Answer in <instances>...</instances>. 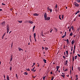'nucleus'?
Here are the masks:
<instances>
[{
	"label": "nucleus",
	"instance_id": "13d9d810",
	"mask_svg": "<svg viewBox=\"0 0 80 80\" xmlns=\"http://www.w3.org/2000/svg\"><path fill=\"white\" fill-rule=\"evenodd\" d=\"M30 37H31V36H30V42H32V40H31V38H30Z\"/></svg>",
	"mask_w": 80,
	"mask_h": 80
},
{
	"label": "nucleus",
	"instance_id": "9b49d317",
	"mask_svg": "<svg viewBox=\"0 0 80 80\" xmlns=\"http://www.w3.org/2000/svg\"><path fill=\"white\" fill-rule=\"evenodd\" d=\"M41 35H42V36L44 38V37H45V35H43V32H42L41 33Z\"/></svg>",
	"mask_w": 80,
	"mask_h": 80
},
{
	"label": "nucleus",
	"instance_id": "3c124183",
	"mask_svg": "<svg viewBox=\"0 0 80 80\" xmlns=\"http://www.w3.org/2000/svg\"><path fill=\"white\" fill-rule=\"evenodd\" d=\"M72 61H73V62H74V57H73Z\"/></svg>",
	"mask_w": 80,
	"mask_h": 80
},
{
	"label": "nucleus",
	"instance_id": "a878e982",
	"mask_svg": "<svg viewBox=\"0 0 80 80\" xmlns=\"http://www.w3.org/2000/svg\"><path fill=\"white\" fill-rule=\"evenodd\" d=\"M60 68V66H57L56 69H58Z\"/></svg>",
	"mask_w": 80,
	"mask_h": 80
},
{
	"label": "nucleus",
	"instance_id": "09e8293b",
	"mask_svg": "<svg viewBox=\"0 0 80 80\" xmlns=\"http://www.w3.org/2000/svg\"><path fill=\"white\" fill-rule=\"evenodd\" d=\"M50 73L51 75H52V74H53V72H50Z\"/></svg>",
	"mask_w": 80,
	"mask_h": 80
},
{
	"label": "nucleus",
	"instance_id": "ea45409f",
	"mask_svg": "<svg viewBox=\"0 0 80 80\" xmlns=\"http://www.w3.org/2000/svg\"><path fill=\"white\" fill-rule=\"evenodd\" d=\"M73 50H75V46L74 45V46Z\"/></svg>",
	"mask_w": 80,
	"mask_h": 80
},
{
	"label": "nucleus",
	"instance_id": "69168bd1",
	"mask_svg": "<svg viewBox=\"0 0 80 80\" xmlns=\"http://www.w3.org/2000/svg\"><path fill=\"white\" fill-rule=\"evenodd\" d=\"M11 32H12V31H10L9 32V34H10V33H11Z\"/></svg>",
	"mask_w": 80,
	"mask_h": 80
},
{
	"label": "nucleus",
	"instance_id": "c9c22d12",
	"mask_svg": "<svg viewBox=\"0 0 80 80\" xmlns=\"http://www.w3.org/2000/svg\"><path fill=\"white\" fill-rule=\"evenodd\" d=\"M72 70H73V65L72 66Z\"/></svg>",
	"mask_w": 80,
	"mask_h": 80
},
{
	"label": "nucleus",
	"instance_id": "bf43d9fd",
	"mask_svg": "<svg viewBox=\"0 0 80 80\" xmlns=\"http://www.w3.org/2000/svg\"><path fill=\"white\" fill-rule=\"evenodd\" d=\"M62 18H63V15H62Z\"/></svg>",
	"mask_w": 80,
	"mask_h": 80
},
{
	"label": "nucleus",
	"instance_id": "393cba45",
	"mask_svg": "<svg viewBox=\"0 0 80 80\" xmlns=\"http://www.w3.org/2000/svg\"><path fill=\"white\" fill-rule=\"evenodd\" d=\"M7 33H8V32H9V31L10 30V29H7Z\"/></svg>",
	"mask_w": 80,
	"mask_h": 80
},
{
	"label": "nucleus",
	"instance_id": "338daca9",
	"mask_svg": "<svg viewBox=\"0 0 80 80\" xmlns=\"http://www.w3.org/2000/svg\"><path fill=\"white\" fill-rule=\"evenodd\" d=\"M58 72V71H56L55 72V73H57Z\"/></svg>",
	"mask_w": 80,
	"mask_h": 80
},
{
	"label": "nucleus",
	"instance_id": "680f3d73",
	"mask_svg": "<svg viewBox=\"0 0 80 80\" xmlns=\"http://www.w3.org/2000/svg\"><path fill=\"white\" fill-rule=\"evenodd\" d=\"M35 65V63L34 62L33 63V65Z\"/></svg>",
	"mask_w": 80,
	"mask_h": 80
},
{
	"label": "nucleus",
	"instance_id": "412c9836",
	"mask_svg": "<svg viewBox=\"0 0 80 80\" xmlns=\"http://www.w3.org/2000/svg\"><path fill=\"white\" fill-rule=\"evenodd\" d=\"M47 9H48V10H50V8H49V7H47Z\"/></svg>",
	"mask_w": 80,
	"mask_h": 80
},
{
	"label": "nucleus",
	"instance_id": "37998d69",
	"mask_svg": "<svg viewBox=\"0 0 80 80\" xmlns=\"http://www.w3.org/2000/svg\"><path fill=\"white\" fill-rule=\"evenodd\" d=\"M11 48H12V47H13V42H12L11 44Z\"/></svg>",
	"mask_w": 80,
	"mask_h": 80
},
{
	"label": "nucleus",
	"instance_id": "e2e57ef3",
	"mask_svg": "<svg viewBox=\"0 0 80 80\" xmlns=\"http://www.w3.org/2000/svg\"><path fill=\"white\" fill-rule=\"evenodd\" d=\"M42 50H43V49H44V48H43V47H42Z\"/></svg>",
	"mask_w": 80,
	"mask_h": 80
},
{
	"label": "nucleus",
	"instance_id": "c756f323",
	"mask_svg": "<svg viewBox=\"0 0 80 80\" xmlns=\"http://www.w3.org/2000/svg\"><path fill=\"white\" fill-rule=\"evenodd\" d=\"M45 78H46V76H45L44 77H43V80H45Z\"/></svg>",
	"mask_w": 80,
	"mask_h": 80
},
{
	"label": "nucleus",
	"instance_id": "8fccbe9b",
	"mask_svg": "<svg viewBox=\"0 0 80 80\" xmlns=\"http://www.w3.org/2000/svg\"><path fill=\"white\" fill-rule=\"evenodd\" d=\"M72 29V30H73V26H72V27L71 28Z\"/></svg>",
	"mask_w": 80,
	"mask_h": 80
},
{
	"label": "nucleus",
	"instance_id": "bb28decb",
	"mask_svg": "<svg viewBox=\"0 0 80 80\" xmlns=\"http://www.w3.org/2000/svg\"><path fill=\"white\" fill-rule=\"evenodd\" d=\"M78 69L79 70V71H80V67H78Z\"/></svg>",
	"mask_w": 80,
	"mask_h": 80
},
{
	"label": "nucleus",
	"instance_id": "58836bf2",
	"mask_svg": "<svg viewBox=\"0 0 80 80\" xmlns=\"http://www.w3.org/2000/svg\"><path fill=\"white\" fill-rule=\"evenodd\" d=\"M62 57H63L64 59H65V58H66V57H65V56H63Z\"/></svg>",
	"mask_w": 80,
	"mask_h": 80
},
{
	"label": "nucleus",
	"instance_id": "052dcab7",
	"mask_svg": "<svg viewBox=\"0 0 80 80\" xmlns=\"http://www.w3.org/2000/svg\"><path fill=\"white\" fill-rule=\"evenodd\" d=\"M55 30L56 32H57V30H57V29H56V28H55Z\"/></svg>",
	"mask_w": 80,
	"mask_h": 80
},
{
	"label": "nucleus",
	"instance_id": "49530a36",
	"mask_svg": "<svg viewBox=\"0 0 80 80\" xmlns=\"http://www.w3.org/2000/svg\"><path fill=\"white\" fill-rule=\"evenodd\" d=\"M57 7H58L57 4H56V6H55V8H57Z\"/></svg>",
	"mask_w": 80,
	"mask_h": 80
},
{
	"label": "nucleus",
	"instance_id": "603ef678",
	"mask_svg": "<svg viewBox=\"0 0 80 80\" xmlns=\"http://www.w3.org/2000/svg\"><path fill=\"white\" fill-rule=\"evenodd\" d=\"M2 5H5V4H4L3 3H2Z\"/></svg>",
	"mask_w": 80,
	"mask_h": 80
},
{
	"label": "nucleus",
	"instance_id": "f704fd0d",
	"mask_svg": "<svg viewBox=\"0 0 80 80\" xmlns=\"http://www.w3.org/2000/svg\"><path fill=\"white\" fill-rule=\"evenodd\" d=\"M26 70L27 71H30V69L29 68L26 69Z\"/></svg>",
	"mask_w": 80,
	"mask_h": 80
},
{
	"label": "nucleus",
	"instance_id": "de8ad7c7",
	"mask_svg": "<svg viewBox=\"0 0 80 80\" xmlns=\"http://www.w3.org/2000/svg\"><path fill=\"white\" fill-rule=\"evenodd\" d=\"M65 37V35H64L62 37V38H64V37Z\"/></svg>",
	"mask_w": 80,
	"mask_h": 80
},
{
	"label": "nucleus",
	"instance_id": "f03ea898",
	"mask_svg": "<svg viewBox=\"0 0 80 80\" xmlns=\"http://www.w3.org/2000/svg\"><path fill=\"white\" fill-rule=\"evenodd\" d=\"M45 20H49L50 19V17H48L44 18Z\"/></svg>",
	"mask_w": 80,
	"mask_h": 80
},
{
	"label": "nucleus",
	"instance_id": "9d476101",
	"mask_svg": "<svg viewBox=\"0 0 80 80\" xmlns=\"http://www.w3.org/2000/svg\"><path fill=\"white\" fill-rule=\"evenodd\" d=\"M7 80H10V79L9 78V76H8V75H7Z\"/></svg>",
	"mask_w": 80,
	"mask_h": 80
},
{
	"label": "nucleus",
	"instance_id": "4d7b16f0",
	"mask_svg": "<svg viewBox=\"0 0 80 80\" xmlns=\"http://www.w3.org/2000/svg\"><path fill=\"white\" fill-rule=\"evenodd\" d=\"M78 56L79 57H80V55L79 54H78Z\"/></svg>",
	"mask_w": 80,
	"mask_h": 80
},
{
	"label": "nucleus",
	"instance_id": "79ce46f5",
	"mask_svg": "<svg viewBox=\"0 0 80 80\" xmlns=\"http://www.w3.org/2000/svg\"><path fill=\"white\" fill-rule=\"evenodd\" d=\"M16 77L17 78H18V75H17V74H16Z\"/></svg>",
	"mask_w": 80,
	"mask_h": 80
},
{
	"label": "nucleus",
	"instance_id": "39448f33",
	"mask_svg": "<svg viewBox=\"0 0 80 80\" xmlns=\"http://www.w3.org/2000/svg\"><path fill=\"white\" fill-rule=\"evenodd\" d=\"M1 24L2 25V26H4L5 25V22H3Z\"/></svg>",
	"mask_w": 80,
	"mask_h": 80
},
{
	"label": "nucleus",
	"instance_id": "f257e3e1",
	"mask_svg": "<svg viewBox=\"0 0 80 80\" xmlns=\"http://www.w3.org/2000/svg\"><path fill=\"white\" fill-rule=\"evenodd\" d=\"M74 5H75V7H78V6H79V4H78V3H77L76 2H74Z\"/></svg>",
	"mask_w": 80,
	"mask_h": 80
},
{
	"label": "nucleus",
	"instance_id": "b1692460",
	"mask_svg": "<svg viewBox=\"0 0 80 80\" xmlns=\"http://www.w3.org/2000/svg\"><path fill=\"white\" fill-rule=\"evenodd\" d=\"M68 51H66V52L67 55H68Z\"/></svg>",
	"mask_w": 80,
	"mask_h": 80
},
{
	"label": "nucleus",
	"instance_id": "20e7f679",
	"mask_svg": "<svg viewBox=\"0 0 80 80\" xmlns=\"http://www.w3.org/2000/svg\"><path fill=\"white\" fill-rule=\"evenodd\" d=\"M34 37L35 39V41L37 42V40H36V38H35V37H36V33H34Z\"/></svg>",
	"mask_w": 80,
	"mask_h": 80
},
{
	"label": "nucleus",
	"instance_id": "a18cd8bd",
	"mask_svg": "<svg viewBox=\"0 0 80 80\" xmlns=\"http://www.w3.org/2000/svg\"><path fill=\"white\" fill-rule=\"evenodd\" d=\"M49 11L51 12H52V9H49Z\"/></svg>",
	"mask_w": 80,
	"mask_h": 80
},
{
	"label": "nucleus",
	"instance_id": "72a5a7b5",
	"mask_svg": "<svg viewBox=\"0 0 80 80\" xmlns=\"http://www.w3.org/2000/svg\"><path fill=\"white\" fill-rule=\"evenodd\" d=\"M53 78H54V77H52L51 78V80H53Z\"/></svg>",
	"mask_w": 80,
	"mask_h": 80
},
{
	"label": "nucleus",
	"instance_id": "4468645a",
	"mask_svg": "<svg viewBox=\"0 0 80 80\" xmlns=\"http://www.w3.org/2000/svg\"><path fill=\"white\" fill-rule=\"evenodd\" d=\"M47 60L45 59H43V62H44V63H47Z\"/></svg>",
	"mask_w": 80,
	"mask_h": 80
},
{
	"label": "nucleus",
	"instance_id": "ddd939ff",
	"mask_svg": "<svg viewBox=\"0 0 80 80\" xmlns=\"http://www.w3.org/2000/svg\"><path fill=\"white\" fill-rule=\"evenodd\" d=\"M68 65V61L67 60L65 62V65Z\"/></svg>",
	"mask_w": 80,
	"mask_h": 80
},
{
	"label": "nucleus",
	"instance_id": "5fc2aeb1",
	"mask_svg": "<svg viewBox=\"0 0 80 80\" xmlns=\"http://www.w3.org/2000/svg\"><path fill=\"white\" fill-rule=\"evenodd\" d=\"M77 78H78V75H76L75 76Z\"/></svg>",
	"mask_w": 80,
	"mask_h": 80
},
{
	"label": "nucleus",
	"instance_id": "7c9ffc66",
	"mask_svg": "<svg viewBox=\"0 0 80 80\" xmlns=\"http://www.w3.org/2000/svg\"><path fill=\"white\" fill-rule=\"evenodd\" d=\"M65 41H67V43H69V42L68 41V39H67V40H65Z\"/></svg>",
	"mask_w": 80,
	"mask_h": 80
},
{
	"label": "nucleus",
	"instance_id": "2eb2a0df",
	"mask_svg": "<svg viewBox=\"0 0 80 80\" xmlns=\"http://www.w3.org/2000/svg\"><path fill=\"white\" fill-rule=\"evenodd\" d=\"M35 26H34L33 28L32 32H34V29H35Z\"/></svg>",
	"mask_w": 80,
	"mask_h": 80
},
{
	"label": "nucleus",
	"instance_id": "7ed1b4c3",
	"mask_svg": "<svg viewBox=\"0 0 80 80\" xmlns=\"http://www.w3.org/2000/svg\"><path fill=\"white\" fill-rule=\"evenodd\" d=\"M47 13L45 12L44 13V19L47 18Z\"/></svg>",
	"mask_w": 80,
	"mask_h": 80
},
{
	"label": "nucleus",
	"instance_id": "423d86ee",
	"mask_svg": "<svg viewBox=\"0 0 80 80\" xmlns=\"http://www.w3.org/2000/svg\"><path fill=\"white\" fill-rule=\"evenodd\" d=\"M7 29H10V26L8 24H7Z\"/></svg>",
	"mask_w": 80,
	"mask_h": 80
},
{
	"label": "nucleus",
	"instance_id": "aec40b11",
	"mask_svg": "<svg viewBox=\"0 0 80 80\" xmlns=\"http://www.w3.org/2000/svg\"><path fill=\"white\" fill-rule=\"evenodd\" d=\"M19 23H22V21H18Z\"/></svg>",
	"mask_w": 80,
	"mask_h": 80
},
{
	"label": "nucleus",
	"instance_id": "f3484780",
	"mask_svg": "<svg viewBox=\"0 0 80 80\" xmlns=\"http://www.w3.org/2000/svg\"><path fill=\"white\" fill-rule=\"evenodd\" d=\"M72 35H73V33H72V32H71L70 34V36H72Z\"/></svg>",
	"mask_w": 80,
	"mask_h": 80
},
{
	"label": "nucleus",
	"instance_id": "c85d7f7f",
	"mask_svg": "<svg viewBox=\"0 0 80 80\" xmlns=\"http://www.w3.org/2000/svg\"><path fill=\"white\" fill-rule=\"evenodd\" d=\"M63 70H64V72H66V71H68V69H67V68H66L65 70H64V69H63Z\"/></svg>",
	"mask_w": 80,
	"mask_h": 80
},
{
	"label": "nucleus",
	"instance_id": "0eeeda50",
	"mask_svg": "<svg viewBox=\"0 0 80 80\" xmlns=\"http://www.w3.org/2000/svg\"><path fill=\"white\" fill-rule=\"evenodd\" d=\"M12 57H13V55H11V59L10 60V62L12 61V59H13Z\"/></svg>",
	"mask_w": 80,
	"mask_h": 80
},
{
	"label": "nucleus",
	"instance_id": "6e6552de",
	"mask_svg": "<svg viewBox=\"0 0 80 80\" xmlns=\"http://www.w3.org/2000/svg\"><path fill=\"white\" fill-rule=\"evenodd\" d=\"M29 23H31V24H33V22L30 20L29 21Z\"/></svg>",
	"mask_w": 80,
	"mask_h": 80
},
{
	"label": "nucleus",
	"instance_id": "4c0bfd02",
	"mask_svg": "<svg viewBox=\"0 0 80 80\" xmlns=\"http://www.w3.org/2000/svg\"><path fill=\"white\" fill-rule=\"evenodd\" d=\"M12 67H11L9 69L10 71H12Z\"/></svg>",
	"mask_w": 80,
	"mask_h": 80
},
{
	"label": "nucleus",
	"instance_id": "cd10ccee",
	"mask_svg": "<svg viewBox=\"0 0 80 80\" xmlns=\"http://www.w3.org/2000/svg\"><path fill=\"white\" fill-rule=\"evenodd\" d=\"M60 17H61V15H60L59 16V18L60 20H62V18H60Z\"/></svg>",
	"mask_w": 80,
	"mask_h": 80
},
{
	"label": "nucleus",
	"instance_id": "dca6fc26",
	"mask_svg": "<svg viewBox=\"0 0 80 80\" xmlns=\"http://www.w3.org/2000/svg\"><path fill=\"white\" fill-rule=\"evenodd\" d=\"M18 50L19 51H21V50H22V51H23V49L20 48H18Z\"/></svg>",
	"mask_w": 80,
	"mask_h": 80
},
{
	"label": "nucleus",
	"instance_id": "774afa93",
	"mask_svg": "<svg viewBox=\"0 0 80 80\" xmlns=\"http://www.w3.org/2000/svg\"><path fill=\"white\" fill-rule=\"evenodd\" d=\"M63 48H64V49H65V46H64Z\"/></svg>",
	"mask_w": 80,
	"mask_h": 80
},
{
	"label": "nucleus",
	"instance_id": "a211bd4d",
	"mask_svg": "<svg viewBox=\"0 0 80 80\" xmlns=\"http://www.w3.org/2000/svg\"><path fill=\"white\" fill-rule=\"evenodd\" d=\"M45 50H48V48L45 47Z\"/></svg>",
	"mask_w": 80,
	"mask_h": 80
},
{
	"label": "nucleus",
	"instance_id": "a19ab883",
	"mask_svg": "<svg viewBox=\"0 0 80 80\" xmlns=\"http://www.w3.org/2000/svg\"><path fill=\"white\" fill-rule=\"evenodd\" d=\"M75 50H74V49L73 50V54H74V53H75Z\"/></svg>",
	"mask_w": 80,
	"mask_h": 80
},
{
	"label": "nucleus",
	"instance_id": "e433bc0d",
	"mask_svg": "<svg viewBox=\"0 0 80 80\" xmlns=\"http://www.w3.org/2000/svg\"><path fill=\"white\" fill-rule=\"evenodd\" d=\"M35 67H34L33 68V69H31V70H32V71H33L34 69H35Z\"/></svg>",
	"mask_w": 80,
	"mask_h": 80
},
{
	"label": "nucleus",
	"instance_id": "5701e85b",
	"mask_svg": "<svg viewBox=\"0 0 80 80\" xmlns=\"http://www.w3.org/2000/svg\"><path fill=\"white\" fill-rule=\"evenodd\" d=\"M74 58L75 60H77V56H75Z\"/></svg>",
	"mask_w": 80,
	"mask_h": 80
},
{
	"label": "nucleus",
	"instance_id": "473e14b6",
	"mask_svg": "<svg viewBox=\"0 0 80 80\" xmlns=\"http://www.w3.org/2000/svg\"><path fill=\"white\" fill-rule=\"evenodd\" d=\"M72 51H73V47H72L71 48V52H72Z\"/></svg>",
	"mask_w": 80,
	"mask_h": 80
},
{
	"label": "nucleus",
	"instance_id": "2f4dec72",
	"mask_svg": "<svg viewBox=\"0 0 80 80\" xmlns=\"http://www.w3.org/2000/svg\"><path fill=\"white\" fill-rule=\"evenodd\" d=\"M77 2H78V3H80V0H77Z\"/></svg>",
	"mask_w": 80,
	"mask_h": 80
},
{
	"label": "nucleus",
	"instance_id": "c03bdc74",
	"mask_svg": "<svg viewBox=\"0 0 80 80\" xmlns=\"http://www.w3.org/2000/svg\"><path fill=\"white\" fill-rule=\"evenodd\" d=\"M5 35V33H4V34H3V35L2 37V39H3V36H4V35Z\"/></svg>",
	"mask_w": 80,
	"mask_h": 80
},
{
	"label": "nucleus",
	"instance_id": "4be33fe9",
	"mask_svg": "<svg viewBox=\"0 0 80 80\" xmlns=\"http://www.w3.org/2000/svg\"><path fill=\"white\" fill-rule=\"evenodd\" d=\"M61 76L62 77H63V78H65V75H61Z\"/></svg>",
	"mask_w": 80,
	"mask_h": 80
},
{
	"label": "nucleus",
	"instance_id": "6ab92c4d",
	"mask_svg": "<svg viewBox=\"0 0 80 80\" xmlns=\"http://www.w3.org/2000/svg\"><path fill=\"white\" fill-rule=\"evenodd\" d=\"M24 75H28V73L26 72H24Z\"/></svg>",
	"mask_w": 80,
	"mask_h": 80
},
{
	"label": "nucleus",
	"instance_id": "0e129e2a",
	"mask_svg": "<svg viewBox=\"0 0 80 80\" xmlns=\"http://www.w3.org/2000/svg\"><path fill=\"white\" fill-rule=\"evenodd\" d=\"M36 77V76H35V77L32 76V77H33V78H35Z\"/></svg>",
	"mask_w": 80,
	"mask_h": 80
},
{
	"label": "nucleus",
	"instance_id": "f8f14e48",
	"mask_svg": "<svg viewBox=\"0 0 80 80\" xmlns=\"http://www.w3.org/2000/svg\"><path fill=\"white\" fill-rule=\"evenodd\" d=\"M33 15L34 16H38V14H37V13H35Z\"/></svg>",
	"mask_w": 80,
	"mask_h": 80
},
{
	"label": "nucleus",
	"instance_id": "864d4df0",
	"mask_svg": "<svg viewBox=\"0 0 80 80\" xmlns=\"http://www.w3.org/2000/svg\"><path fill=\"white\" fill-rule=\"evenodd\" d=\"M77 13H80V11H78L77 12Z\"/></svg>",
	"mask_w": 80,
	"mask_h": 80
},
{
	"label": "nucleus",
	"instance_id": "1a4fd4ad",
	"mask_svg": "<svg viewBox=\"0 0 80 80\" xmlns=\"http://www.w3.org/2000/svg\"><path fill=\"white\" fill-rule=\"evenodd\" d=\"M74 42H75V40H72L71 42V43L72 45H73V44Z\"/></svg>",
	"mask_w": 80,
	"mask_h": 80
},
{
	"label": "nucleus",
	"instance_id": "6e6d98bb",
	"mask_svg": "<svg viewBox=\"0 0 80 80\" xmlns=\"http://www.w3.org/2000/svg\"><path fill=\"white\" fill-rule=\"evenodd\" d=\"M71 28H70L69 29V32H70V31H71Z\"/></svg>",
	"mask_w": 80,
	"mask_h": 80
}]
</instances>
